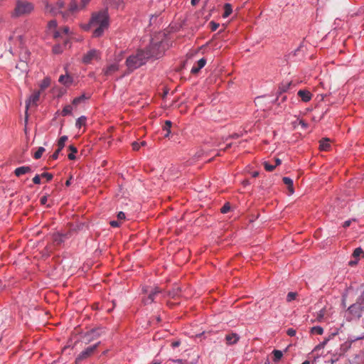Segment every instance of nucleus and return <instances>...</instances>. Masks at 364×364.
<instances>
[{
  "label": "nucleus",
  "instance_id": "1",
  "mask_svg": "<svg viewBox=\"0 0 364 364\" xmlns=\"http://www.w3.org/2000/svg\"><path fill=\"white\" fill-rule=\"evenodd\" d=\"M93 25H98V26L93 31L92 36L94 38L101 37L109 26V16L107 9H102L100 11L92 13L89 22L81 24L80 27L84 31H87Z\"/></svg>",
  "mask_w": 364,
  "mask_h": 364
},
{
  "label": "nucleus",
  "instance_id": "2",
  "mask_svg": "<svg viewBox=\"0 0 364 364\" xmlns=\"http://www.w3.org/2000/svg\"><path fill=\"white\" fill-rule=\"evenodd\" d=\"M148 61L147 56L143 49L138 50L136 53L129 55L125 62L127 68V73L129 74L135 70L145 65Z\"/></svg>",
  "mask_w": 364,
  "mask_h": 364
},
{
  "label": "nucleus",
  "instance_id": "3",
  "mask_svg": "<svg viewBox=\"0 0 364 364\" xmlns=\"http://www.w3.org/2000/svg\"><path fill=\"white\" fill-rule=\"evenodd\" d=\"M34 9L32 3L26 0H16V6L11 16L14 18L30 14Z\"/></svg>",
  "mask_w": 364,
  "mask_h": 364
},
{
  "label": "nucleus",
  "instance_id": "4",
  "mask_svg": "<svg viewBox=\"0 0 364 364\" xmlns=\"http://www.w3.org/2000/svg\"><path fill=\"white\" fill-rule=\"evenodd\" d=\"M143 50L148 60L150 58L159 59L162 57L164 53L161 42L151 41L150 44Z\"/></svg>",
  "mask_w": 364,
  "mask_h": 364
},
{
  "label": "nucleus",
  "instance_id": "5",
  "mask_svg": "<svg viewBox=\"0 0 364 364\" xmlns=\"http://www.w3.org/2000/svg\"><path fill=\"white\" fill-rule=\"evenodd\" d=\"M364 311V309L360 303H358V300L356 299L355 303L351 304L347 309V312L348 316H347V321H351L353 318H360L362 317L363 312Z\"/></svg>",
  "mask_w": 364,
  "mask_h": 364
},
{
  "label": "nucleus",
  "instance_id": "6",
  "mask_svg": "<svg viewBox=\"0 0 364 364\" xmlns=\"http://www.w3.org/2000/svg\"><path fill=\"white\" fill-rule=\"evenodd\" d=\"M103 333V329L101 328H92L86 332L82 336V341L85 343L87 344L94 340L100 337Z\"/></svg>",
  "mask_w": 364,
  "mask_h": 364
},
{
  "label": "nucleus",
  "instance_id": "7",
  "mask_svg": "<svg viewBox=\"0 0 364 364\" xmlns=\"http://www.w3.org/2000/svg\"><path fill=\"white\" fill-rule=\"evenodd\" d=\"M100 343V342H97V343L88 346L85 350H83L75 358V363L77 364L80 363L82 360L89 358L97 348Z\"/></svg>",
  "mask_w": 364,
  "mask_h": 364
},
{
  "label": "nucleus",
  "instance_id": "8",
  "mask_svg": "<svg viewBox=\"0 0 364 364\" xmlns=\"http://www.w3.org/2000/svg\"><path fill=\"white\" fill-rule=\"evenodd\" d=\"M100 59V52L97 49H90L85 54H84L82 62L84 64L88 65L92 63L93 60Z\"/></svg>",
  "mask_w": 364,
  "mask_h": 364
},
{
  "label": "nucleus",
  "instance_id": "9",
  "mask_svg": "<svg viewBox=\"0 0 364 364\" xmlns=\"http://www.w3.org/2000/svg\"><path fill=\"white\" fill-rule=\"evenodd\" d=\"M68 136L64 135L62 136L58 141V149L55 150V151L53 154L51 156V159L53 160H56L58 158L59 154L63 150V149L65 147V141L68 140Z\"/></svg>",
  "mask_w": 364,
  "mask_h": 364
},
{
  "label": "nucleus",
  "instance_id": "10",
  "mask_svg": "<svg viewBox=\"0 0 364 364\" xmlns=\"http://www.w3.org/2000/svg\"><path fill=\"white\" fill-rule=\"evenodd\" d=\"M291 85V82H287L285 83H282L279 86L278 91L277 92V97L272 101L273 104L279 105L281 102H279V97L281 96L283 93L287 92Z\"/></svg>",
  "mask_w": 364,
  "mask_h": 364
},
{
  "label": "nucleus",
  "instance_id": "11",
  "mask_svg": "<svg viewBox=\"0 0 364 364\" xmlns=\"http://www.w3.org/2000/svg\"><path fill=\"white\" fill-rule=\"evenodd\" d=\"M79 10V6L77 4V2H70L69 5L68 10L64 11L63 13V17L65 19H68L71 18L73 14Z\"/></svg>",
  "mask_w": 364,
  "mask_h": 364
},
{
  "label": "nucleus",
  "instance_id": "12",
  "mask_svg": "<svg viewBox=\"0 0 364 364\" xmlns=\"http://www.w3.org/2000/svg\"><path fill=\"white\" fill-rule=\"evenodd\" d=\"M65 2L63 1L59 0L57 1L55 6H52L49 4L46 5V8L53 14H60L63 15V11H61V9L64 7Z\"/></svg>",
  "mask_w": 364,
  "mask_h": 364
},
{
  "label": "nucleus",
  "instance_id": "13",
  "mask_svg": "<svg viewBox=\"0 0 364 364\" xmlns=\"http://www.w3.org/2000/svg\"><path fill=\"white\" fill-rule=\"evenodd\" d=\"M160 293V289L158 287L151 289L149 291V295L146 298L143 299V302L145 305H148L154 302L156 295Z\"/></svg>",
  "mask_w": 364,
  "mask_h": 364
},
{
  "label": "nucleus",
  "instance_id": "14",
  "mask_svg": "<svg viewBox=\"0 0 364 364\" xmlns=\"http://www.w3.org/2000/svg\"><path fill=\"white\" fill-rule=\"evenodd\" d=\"M103 4L105 6V8L103 9H107V12L108 13L109 7L119 9L120 4H124V1L123 0H104Z\"/></svg>",
  "mask_w": 364,
  "mask_h": 364
},
{
  "label": "nucleus",
  "instance_id": "15",
  "mask_svg": "<svg viewBox=\"0 0 364 364\" xmlns=\"http://www.w3.org/2000/svg\"><path fill=\"white\" fill-rule=\"evenodd\" d=\"M119 69V66L117 63H112L105 67L102 71L105 76L109 77L118 71Z\"/></svg>",
  "mask_w": 364,
  "mask_h": 364
},
{
  "label": "nucleus",
  "instance_id": "16",
  "mask_svg": "<svg viewBox=\"0 0 364 364\" xmlns=\"http://www.w3.org/2000/svg\"><path fill=\"white\" fill-rule=\"evenodd\" d=\"M206 64V59L202 58L199 59L196 64L193 65L191 70V73L193 75L197 74Z\"/></svg>",
  "mask_w": 364,
  "mask_h": 364
},
{
  "label": "nucleus",
  "instance_id": "17",
  "mask_svg": "<svg viewBox=\"0 0 364 364\" xmlns=\"http://www.w3.org/2000/svg\"><path fill=\"white\" fill-rule=\"evenodd\" d=\"M297 95L301 97V100L307 102L311 100L312 94L306 90H299Z\"/></svg>",
  "mask_w": 364,
  "mask_h": 364
},
{
  "label": "nucleus",
  "instance_id": "18",
  "mask_svg": "<svg viewBox=\"0 0 364 364\" xmlns=\"http://www.w3.org/2000/svg\"><path fill=\"white\" fill-rule=\"evenodd\" d=\"M58 82L60 83L63 84V85H65L66 87H68V86H70L73 83V77L71 76H70L68 74H66V75H61L59 77Z\"/></svg>",
  "mask_w": 364,
  "mask_h": 364
},
{
  "label": "nucleus",
  "instance_id": "19",
  "mask_svg": "<svg viewBox=\"0 0 364 364\" xmlns=\"http://www.w3.org/2000/svg\"><path fill=\"white\" fill-rule=\"evenodd\" d=\"M30 172H31V168L28 166H20L14 170V173L17 177Z\"/></svg>",
  "mask_w": 364,
  "mask_h": 364
},
{
  "label": "nucleus",
  "instance_id": "20",
  "mask_svg": "<svg viewBox=\"0 0 364 364\" xmlns=\"http://www.w3.org/2000/svg\"><path fill=\"white\" fill-rule=\"evenodd\" d=\"M41 95L40 91L34 92L29 97L28 100L26 101V107H28V105L32 103L33 105H37V102L39 100Z\"/></svg>",
  "mask_w": 364,
  "mask_h": 364
},
{
  "label": "nucleus",
  "instance_id": "21",
  "mask_svg": "<svg viewBox=\"0 0 364 364\" xmlns=\"http://www.w3.org/2000/svg\"><path fill=\"white\" fill-rule=\"evenodd\" d=\"M240 339V336L235 333L228 334L225 336L227 344L233 345L235 344Z\"/></svg>",
  "mask_w": 364,
  "mask_h": 364
},
{
  "label": "nucleus",
  "instance_id": "22",
  "mask_svg": "<svg viewBox=\"0 0 364 364\" xmlns=\"http://www.w3.org/2000/svg\"><path fill=\"white\" fill-rule=\"evenodd\" d=\"M66 238L67 235L61 232H56L53 235V240L57 245H60L64 242Z\"/></svg>",
  "mask_w": 364,
  "mask_h": 364
},
{
  "label": "nucleus",
  "instance_id": "23",
  "mask_svg": "<svg viewBox=\"0 0 364 364\" xmlns=\"http://www.w3.org/2000/svg\"><path fill=\"white\" fill-rule=\"evenodd\" d=\"M172 123L170 120H166L165 122V124L163 127V130L165 132L164 136V137H168L171 134V127Z\"/></svg>",
  "mask_w": 364,
  "mask_h": 364
},
{
  "label": "nucleus",
  "instance_id": "24",
  "mask_svg": "<svg viewBox=\"0 0 364 364\" xmlns=\"http://www.w3.org/2000/svg\"><path fill=\"white\" fill-rule=\"evenodd\" d=\"M232 12V5L229 3H225L224 4V13L223 14V17L224 18H228Z\"/></svg>",
  "mask_w": 364,
  "mask_h": 364
},
{
  "label": "nucleus",
  "instance_id": "25",
  "mask_svg": "<svg viewBox=\"0 0 364 364\" xmlns=\"http://www.w3.org/2000/svg\"><path fill=\"white\" fill-rule=\"evenodd\" d=\"M320 149L322 151H327L330 147L329 139L328 138L322 139L320 141Z\"/></svg>",
  "mask_w": 364,
  "mask_h": 364
},
{
  "label": "nucleus",
  "instance_id": "26",
  "mask_svg": "<svg viewBox=\"0 0 364 364\" xmlns=\"http://www.w3.org/2000/svg\"><path fill=\"white\" fill-rule=\"evenodd\" d=\"M68 149L71 151V153L68 155V159L70 160H75L76 159L75 154L77 152V149L73 145H70Z\"/></svg>",
  "mask_w": 364,
  "mask_h": 364
},
{
  "label": "nucleus",
  "instance_id": "27",
  "mask_svg": "<svg viewBox=\"0 0 364 364\" xmlns=\"http://www.w3.org/2000/svg\"><path fill=\"white\" fill-rule=\"evenodd\" d=\"M86 119H87V118L85 116H84V115L80 116L76 120L75 127L78 129L81 128L82 126L85 124Z\"/></svg>",
  "mask_w": 364,
  "mask_h": 364
},
{
  "label": "nucleus",
  "instance_id": "28",
  "mask_svg": "<svg viewBox=\"0 0 364 364\" xmlns=\"http://www.w3.org/2000/svg\"><path fill=\"white\" fill-rule=\"evenodd\" d=\"M283 182L284 184H286L287 186H288V188L289 189V191L291 192V193H294V190H293V180L289 178V177H284L283 178Z\"/></svg>",
  "mask_w": 364,
  "mask_h": 364
},
{
  "label": "nucleus",
  "instance_id": "29",
  "mask_svg": "<svg viewBox=\"0 0 364 364\" xmlns=\"http://www.w3.org/2000/svg\"><path fill=\"white\" fill-rule=\"evenodd\" d=\"M273 360L274 362L279 361L283 356V353L279 350H274L272 351Z\"/></svg>",
  "mask_w": 364,
  "mask_h": 364
},
{
  "label": "nucleus",
  "instance_id": "30",
  "mask_svg": "<svg viewBox=\"0 0 364 364\" xmlns=\"http://www.w3.org/2000/svg\"><path fill=\"white\" fill-rule=\"evenodd\" d=\"M88 98L89 97H86L85 94H82L80 96L74 98L72 102H73V105L77 106V105L81 103L82 101H84Z\"/></svg>",
  "mask_w": 364,
  "mask_h": 364
},
{
  "label": "nucleus",
  "instance_id": "31",
  "mask_svg": "<svg viewBox=\"0 0 364 364\" xmlns=\"http://www.w3.org/2000/svg\"><path fill=\"white\" fill-rule=\"evenodd\" d=\"M50 85V79L49 77H45L40 83L41 90H43L48 87Z\"/></svg>",
  "mask_w": 364,
  "mask_h": 364
},
{
  "label": "nucleus",
  "instance_id": "32",
  "mask_svg": "<svg viewBox=\"0 0 364 364\" xmlns=\"http://www.w3.org/2000/svg\"><path fill=\"white\" fill-rule=\"evenodd\" d=\"M72 112H73V107L70 105H68L63 107V109L61 112V114H62V116L65 117V116L71 114Z\"/></svg>",
  "mask_w": 364,
  "mask_h": 364
},
{
  "label": "nucleus",
  "instance_id": "33",
  "mask_svg": "<svg viewBox=\"0 0 364 364\" xmlns=\"http://www.w3.org/2000/svg\"><path fill=\"white\" fill-rule=\"evenodd\" d=\"M311 333L313 334L322 335L323 333V329L320 326H313L311 328Z\"/></svg>",
  "mask_w": 364,
  "mask_h": 364
},
{
  "label": "nucleus",
  "instance_id": "34",
  "mask_svg": "<svg viewBox=\"0 0 364 364\" xmlns=\"http://www.w3.org/2000/svg\"><path fill=\"white\" fill-rule=\"evenodd\" d=\"M297 296V293L294 291H290L287 295V302H291L292 301L295 300Z\"/></svg>",
  "mask_w": 364,
  "mask_h": 364
},
{
  "label": "nucleus",
  "instance_id": "35",
  "mask_svg": "<svg viewBox=\"0 0 364 364\" xmlns=\"http://www.w3.org/2000/svg\"><path fill=\"white\" fill-rule=\"evenodd\" d=\"M44 151H45V149L43 146H40L33 155L34 159H40L42 156V154Z\"/></svg>",
  "mask_w": 364,
  "mask_h": 364
},
{
  "label": "nucleus",
  "instance_id": "36",
  "mask_svg": "<svg viewBox=\"0 0 364 364\" xmlns=\"http://www.w3.org/2000/svg\"><path fill=\"white\" fill-rule=\"evenodd\" d=\"M63 47L60 44L55 45L53 47V53L54 54H60L63 53Z\"/></svg>",
  "mask_w": 364,
  "mask_h": 364
},
{
  "label": "nucleus",
  "instance_id": "37",
  "mask_svg": "<svg viewBox=\"0 0 364 364\" xmlns=\"http://www.w3.org/2000/svg\"><path fill=\"white\" fill-rule=\"evenodd\" d=\"M264 168L267 171H272L276 166L270 164L268 161H264L263 163Z\"/></svg>",
  "mask_w": 364,
  "mask_h": 364
},
{
  "label": "nucleus",
  "instance_id": "38",
  "mask_svg": "<svg viewBox=\"0 0 364 364\" xmlns=\"http://www.w3.org/2000/svg\"><path fill=\"white\" fill-rule=\"evenodd\" d=\"M363 252L360 247H357L354 250L353 257L358 259V257Z\"/></svg>",
  "mask_w": 364,
  "mask_h": 364
},
{
  "label": "nucleus",
  "instance_id": "39",
  "mask_svg": "<svg viewBox=\"0 0 364 364\" xmlns=\"http://www.w3.org/2000/svg\"><path fill=\"white\" fill-rule=\"evenodd\" d=\"M341 20L339 18H336L333 22V30H338L341 27Z\"/></svg>",
  "mask_w": 364,
  "mask_h": 364
},
{
  "label": "nucleus",
  "instance_id": "40",
  "mask_svg": "<svg viewBox=\"0 0 364 364\" xmlns=\"http://www.w3.org/2000/svg\"><path fill=\"white\" fill-rule=\"evenodd\" d=\"M41 177L43 178H46L47 181H50L53 178V176L52 173H48V172H43L41 175Z\"/></svg>",
  "mask_w": 364,
  "mask_h": 364
},
{
  "label": "nucleus",
  "instance_id": "41",
  "mask_svg": "<svg viewBox=\"0 0 364 364\" xmlns=\"http://www.w3.org/2000/svg\"><path fill=\"white\" fill-rule=\"evenodd\" d=\"M230 210V205L229 203H226L221 208L222 213H227Z\"/></svg>",
  "mask_w": 364,
  "mask_h": 364
},
{
  "label": "nucleus",
  "instance_id": "42",
  "mask_svg": "<svg viewBox=\"0 0 364 364\" xmlns=\"http://www.w3.org/2000/svg\"><path fill=\"white\" fill-rule=\"evenodd\" d=\"M218 27H219L218 23H216L213 21L210 22V28L211 31H215L218 29Z\"/></svg>",
  "mask_w": 364,
  "mask_h": 364
},
{
  "label": "nucleus",
  "instance_id": "43",
  "mask_svg": "<svg viewBox=\"0 0 364 364\" xmlns=\"http://www.w3.org/2000/svg\"><path fill=\"white\" fill-rule=\"evenodd\" d=\"M41 176H39L38 174H36L33 178V182L35 183V184H40L41 183Z\"/></svg>",
  "mask_w": 364,
  "mask_h": 364
},
{
  "label": "nucleus",
  "instance_id": "44",
  "mask_svg": "<svg viewBox=\"0 0 364 364\" xmlns=\"http://www.w3.org/2000/svg\"><path fill=\"white\" fill-rule=\"evenodd\" d=\"M355 218H352V219H349L348 220H346L344 223H343V227L346 228L348 227H349L352 223V221H355Z\"/></svg>",
  "mask_w": 364,
  "mask_h": 364
},
{
  "label": "nucleus",
  "instance_id": "45",
  "mask_svg": "<svg viewBox=\"0 0 364 364\" xmlns=\"http://www.w3.org/2000/svg\"><path fill=\"white\" fill-rule=\"evenodd\" d=\"M57 26V21L55 20H51L48 22L49 28H55Z\"/></svg>",
  "mask_w": 364,
  "mask_h": 364
},
{
  "label": "nucleus",
  "instance_id": "46",
  "mask_svg": "<svg viewBox=\"0 0 364 364\" xmlns=\"http://www.w3.org/2000/svg\"><path fill=\"white\" fill-rule=\"evenodd\" d=\"M296 330L294 328H288L287 331V333L289 336H294L296 335Z\"/></svg>",
  "mask_w": 364,
  "mask_h": 364
},
{
  "label": "nucleus",
  "instance_id": "47",
  "mask_svg": "<svg viewBox=\"0 0 364 364\" xmlns=\"http://www.w3.org/2000/svg\"><path fill=\"white\" fill-rule=\"evenodd\" d=\"M109 224L113 228H118L120 225V223L118 222L117 220H111L109 222Z\"/></svg>",
  "mask_w": 364,
  "mask_h": 364
},
{
  "label": "nucleus",
  "instance_id": "48",
  "mask_svg": "<svg viewBox=\"0 0 364 364\" xmlns=\"http://www.w3.org/2000/svg\"><path fill=\"white\" fill-rule=\"evenodd\" d=\"M204 154V151L199 150L198 151L196 154L194 155L195 159H198L200 158Z\"/></svg>",
  "mask_w": 364,
  "mask_h": 364
},
{
  "label": "nucleus",
  "instance_id": "49",
  "mask_svg": "<svg viewBox=\"0 0 364 364\" xmlns=\"http://www.w3.org/2000/svg\"><path fill=\"white\" fill-rule=\"evenodd\" d=\"M348 341L350 343H354V342L358 341V338L355 336H349L348 338Z\"/></svg>",
  "mask_w": 364,
  "mask_h": 364
},
{
  "label": "nucleus",
  "instance_id": "50",
  "mask_svg": "<svg viewBox=\"0 0 364 364\" xmlns=\"http://www.w3.org/2000/svg\"><path fill=\"white\" fill-rule=\"evenodd\" d=\"M126 216H125V213L122 211H119L118 213H117V219L118 220H124L125 219Z\"/></svg>",
  "mask_w": 364,
  "mask_h": 364
},
{
  "label": "nucleus",
  "instance_id": "51",
  "mask_svg": "<svg viewBox=\"0 0 364 364\" xmlns=\"http://www.w3.org/2000/svg\"><path fill=\"white\" fill-rule=\"evenodd\" d=\"M358 259L355 258V259L350 260L348 262V265L350 267H354L355 265H356L358 264Z\"/></svg>",
  "mask_w": 364,
  "mask_h": 364
},
{
  "label": "nucleus",
  "instance_id": "52",
  "mask_svg": "<svg viewBox=\"0 0 364 364\" xmlns=\"http://www.w3.org/2000/svg\"><path fill=\"white\" fill-rule=\"evenodd\" d=\"M90 1V0H82V1H81L80 8H81V9L85 8V7L88 4V3H89Z\"/></svg>",
  "mask_w": 364,
  "mask_h": 364
},
{
  "label": "nucleus",
  "instance_id": "53",
  "mask_svg": "<svg viewBox=\"0 0 364 364\" xmlns=\"http://www.w3.org/2000/svg\"><path fill=\"white\" fill-rule=\"evenodd\" d=\"M132 148L134 150H139L140 148V144L138 142L134 141L132 143Z\"/></svg>",
  "mask_w": 364,
  "mask_h": 364
},
{
  "label": "nucleus",
  "instance_id": "54",
  "mask_svg": "<svg viewBox=\"0 0 364 364\" xmlns=\"http://www.w3.org/2000/svg\"><path fill=\"white\" fill-rule=\"evenodd\" d=\"M47 200H48L47 196H43V197L41 198V204L46 205L47 203Z\"/></svg>",
  "mask_w": 364,
  "mask_h": 364
},
{
  "label": "nucleus",
  "instance_id": "55",
  "mask_svg": "<svg viewBox=\"0 0 364 364\" xmlns=\"http://www.w3.org/2000/svg\"><path fill=\"white\" fill-rule=\"evenodd\" d=\"M180 344H181L180 341H176L171 343V346L173 348H175L176 347H178L180 346Z\"/></svg>",
  "mask_w": 364,
  "mask_h": 364
},
{
  "label": "nucleus",
  "instance_id": "56",
  "mask_svg": "<svg viewBox=\"0 0 364 364\" xmlns=\"http://www.w3.org/2000/svg\"><path fill=\"white\" fill-rule=\"evenodd\" d=\"M364 14V8H360L357 13L355 14V16H362Z\"/></svg>",
  "mask_w": 364,
  "mask_h": 364
},
{
  "label": "nucleus",
  "instance_id": "57",
  "mask_svg": "<svg viewBox=\"0 0 364 364\" xmlns=\"http://www.w3.org/2000/svg\"><path fill=\"white\" fill-rule=\"evenodd\" d=\"M240 134H237V133H235L233 134H231L229 136V138H231V139H237L239 137H240Z\"/></svg>",
  "mask_w": 364,
  "mask_h": 364
},
{
  "label": "nucleus",
  "instance_id": "58",
  "mask_svg": "<svg viewBox=\"0 0 364 364\" xmlns=\"http://www.w3.org/2000/svg\"><path fill=\"white\" fill-rule=\"evenodd\" d=\"M173 362H174V363H181V364H186V363H188L187 362L183 361L182 359H176V360H173Z\"/></svg>",
  "mask_w": 364,
  "mask_h": 364
},
{
  "label": "nucleus",
  "instance_id": "59",
  "mask_svg": "<svg viewBox=\"0 0 364 364\" xmlns=\"http://www.w3.org/2000/svg\"><path fill=\"white\" fill-rule=\"evenodd\" d=\"M72 179H73V176H70V178H69L66 181V182H65V186H68H68H70Z\"/></svg>",
  "mask_w": 364,
  "mask_h": 364
},
{
  "label": "nucleus",
  "instance_id": "60",
  "mask_svg": "<svg viewBox=\"0 0 364 364\" xmlns=\"http://www.w3.org/2000/svg\"><path fill=\"white\" fill-rule=\"evenodd\" d=\"M142 291L145 294H148L149 293V287H142Z\"/></svg>",
  "mask_w": 364,
  "mask_h": 364
},
{
  "label": "nucleus",
  "instance_id": "61",
  "mask_svg": "<svg viewBox=\"0 0 364 364\" xmlns=\"http://www.w3.org/2000/svg\"><path fill=\"white\" fill-rule=\"evenodd\" d=\"M281 163H282L281 159H279L278 158L275 159V165L274 166H277L280 165Z\"/></svg>",
  "mask_w": 364,
  "mask_h": 364
},
{
  "label": "nucleus",
  "instance_id": "62",
  "mask_svg": "<svg viewBox=\"0 0 364 364\" xmlns=\"http://www.w3.org/2000/svg\"><path fill=\"white\" fill-rule=\"evenodd\" d=\"M329 341V338L325 339L322 343H320L321 347H323Z\"/></svg>",
  "mask_w": 364,
  "mask_h": 364
},
{
  "label": "nucleus",
  "instance_id": "63",
  "mask_svg": "<svg viewBox=\"0 0 364 364\" xmlns=\"http://www.w3.org/2000/svg\"><path fill=\"white\" fill-rule=\"evenodd\" d=\"M200 0H191V3L192 6H196L198 4Z\"/></svg>",
  "mask_w": 364,
  "mask_h": 364
},
{
  "label": "nucleus",
  "instance_id": "64",
  "mask_svg": "<svg viewBox=\"0 0 364 364\" xmlns=\"http://www.w3.org/2000/svg\"><path fill=\"white\" fill-rule=\"evenodd\" d=\"M358 341L364 339V333L357 336Z\"/></svg>",
  "mask_w": 364,
  "mask_h": 364
}]
</instances>
